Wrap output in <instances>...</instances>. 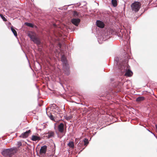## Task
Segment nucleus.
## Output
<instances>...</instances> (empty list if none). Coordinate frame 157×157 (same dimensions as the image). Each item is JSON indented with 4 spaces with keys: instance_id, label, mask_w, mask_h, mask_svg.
I'll use <instances>...</instances> for the list:
<instances>
[{
    "instance_id": "nucleus-1",
    "label": "nucleus",
    "mask_w": 157,
    "mask_h": 157,
    "mask_svg": "<svg viewBox=\"0 0 157 157\" xmlns=\"http://www.w3.org/2000/svg\"><path fill=\"white\" fill-rule=\"evenodd\" d=\"M123 56L124 58H122L118 56L115 58L114 67L119 72L120 75L125 73V76L131 77L133 73L127 64V57L125 53Z\"/></svg>"
},
{
    "instance_id": "nucleus-2",
    "label": "nucleus",
    "mask_w": 157,
    "mask_h": 157,
    "mask_svg": "<svg viewBox=\"0 0 157 157\" xmlns=\"http://www.w3.org/2000/svg\"><path fill=\"white\" fill-rule=\"evenodd\" d=\"M17 151V148L15 147H13L10 148L4 149L1 152V154L5 157H12Z\"/></svg>"
},
{
    "instance_id": "nucleus-3",
    "label": "nucleus",
    "mask_w": 157,
    "mask_h": 157,
    "mask_svg": "<svg viewBox=\"0 0 157 157\" xmlns=\"http://www.w3.org/2000/svg\"><path fill=\"white\" fill-rule=\"evenodd\" d=\"M141 4L139 2H135L133 3L131 5L132 10L135 12H138L140 10Z\"/></svg>"
},
{
    "instance_id": "nucleus-4",
    "label": "nucleus",
    "mask_w": 157,
    "mask_h": 157,
    "mask_svg": "<svg viewBox=\"0 0 157 157\" xmlns=\"http://www.w3.org/2000/svg\"><path fill=\"white\" fill-rule=\"evenodd\" d=\"M28 36L30 38L31 40L37 45H39L40 44L41 41L40 39L33 35L29 34Z\"/></svg>"
},
{
    "instance_id": "nucleus-5",
    "label": "nucleus",
    "mask_w": 157,
    "mask_h": 157,
    "mask_svg": "<svg viewBox=\"0 0 157 157\" xmlns=\"http://www.w3.org/2000/svg\"><path fill=\"white\" fill-rule=\"evenodd\" d=\"M58 131L59 132L61 133H63V132L64 130H65L66 131V127L64 128V124L61 123L59 124L58 125Z\"/></svg>"
},
{
    "instance_id": "nucleus-6",
    "label": "nucleus",
    "mask_w": 157,
    "mask_h": 157,
    "mask_svg": "<svg viewBox=\"0 0 157 157\" xmlns=\"http://www.w3.org/2000/svg\"><path fill=\"white\" fill-rule=\"evenodd\" d=\"M31 132L30 130L26 131L25 132L22 133L19 136L21 138H27Z\"/></svg>"
},
{
    "instance_id": "nucleus-7",
    "label": "nucleus",
    "mask_w": 157,
    "mask_h": 157,
    "mask_svg": "<svg viewBox=\"0 0 157 157\" xmlns=\"http://www.w3.org/2000/svg\"><path fill=\"white\" fill-rule=\"evenodd\" d=\"M47 146L45 145L41 146L40 150V154L41 155L46 154L47 151Z\"/></svg>"
},
{
    "instance_id": "nucleus-8",
    "label": "nucleus",
    "mask_w": 157,
    "mask_h": 157,
    "mask_svg": "<svg viewBox=\"0 0 157 157\" xmlns=\"http://www.w3.org/2000/svg\"><path fill=\"white\" fill-rule=\"evenodd\" d=\"M61 61L62 63L63 66L69 65L66 58L64 55H63L61 57Z\"/></svg>"
},
{
    "instance_id": "nucleus-9",
    "label": "nucleus",
    "mask_w": 157,
    "mask_h": 157,
    "mask_svg": "<svg viewBox=\"0 0 157 157\" xmlns=\"http://www.w3.org/2000/svg\"><path fill=\"white\" fill-rule=\"evenodd\" d=\"M63 68L64 69V74L67 75H69L70 72L69 65L63 66Z\"/></svg>"
},
{
    "instance_id": "nucleus-10",
    "label": "nucleus",
    "mask_w": 157,
    "mask_h": 157,
    "mask_svg": "<svg viewBox=\"0 0 157 157\" xmlns=\"http://www.w3.org/2000/svg\"><path fill=\"white\" fill-rule=\"evenodd\" d=\"M80 21V20L78 18L72 19L71 20V22L73 24L75 25L78 26Z\"/></svg>"
},
{
    "instance_id": "nucleus-11",
    "label": "nucleus",
    "mask_w": 157,
    "mask_h": 157,
    "mask_svg": "<svg viewBox=\"0 0 157 157\" xmlns=\"http://www.w3.org/2000/svg\"><path fill=\"white\" fill-rule=\"evenodd\" d=\"M97 26L101 28H103L105 26L104 23L101 21L97 20L96 22Z\"/></svg>"
},
{
    "instance_id": "nucleus-12",
    "label": "nucleus",
    "mask_w": 157,
    "mask_h": 157,
    "mask_svg": "<svg viewBox=\"0 0 157 157\" xmlns=\"http://www.w3.org/2000/svg\"><path fill=\"white\" fill-rule=\"evenodd\" d=\"M54 132L52 131H49L47 133L45 134L46 137L49 139L53 137L54 136Z\"/></svg>"
},
{
    "instance_id": "nucleus-13",
    "label": "nucleus",
    "mask_w": 157,
    "mask_h": 157,
    "mask_svg": "<svg viewBox=\"0 0 157 157\" xmlns=\"http://www.w3.org/2000/svg\"><path fill=\"white\" fill-rule=\"evenodd\" d=\"M31 139L33 141H39L41 140V138L39 136L33 135L32 136Z\"/></svg>"
},
{
    "instance_id": "nucleus-14",
    "label": "nucleus",
    "mask_w": 157,
    "mask_h": 157,
    "mask_svg": "<svg viewBox=\"0 0 157 157\" xmlns=\"http://www.w3.org/2000/svg\"><path fill=\"white\" fill-rule=\"evenodd\" d=\"M145 99V98L143 96H139L136 99V101L137 102H140L144 100Z\"/></svg>"
},
{
    "instance_id": "nucleus-15",
    "label": "nucleus",
    "mask_w": 157,
    "mask_h": 157,
    "mask_svg": "<svg viewBox=\"0 0 157 157\" xmlns=\"http://www.w3.org/2000/svg\"><path fill=\"white\" fill-rule=\"evenodd\" d=\"M11 29L12 32H13V34H14V36L16 37L17 36V34L16 31L13 28V26H12L11 28Z\"/></svg>"
},
{
    "instance_id": "nucleus-16",
    "label": "nucleus",
    "mask_w": 157,
    "mask_h": 157,
    "mask_svg": "<svg viewBox=\"0 0 157 157\" xmlns=\"http://www.w3.org/2000/svg\"><path fill=\"white\" fill-rule=\"evenodd\" d=\"M46 113L48 116L49 117L51 120L54 121V117H53V116L52 115L51 113H48L47 112H46Z\"/></svg>"
},
{
    "instance_id": "nucleus-17",
    "label": "nucleus",
    "mask_w": 157,
    "mask_h": 157,
    "mask_svg": "<svg viewBox=\"0 0 157 157\" xmlns=\"http://www.w3.org/2000/svg\"><path fill=\"white\" fill-rule=\"evenodd\" d=\"M25 24L31 28L34 27V25L32 23L26 22L25 23Z\"/></svg>"
},
{
    "instance_id": "nucleus-18",
    "label": "nucleus",
    "mask_w": 157,
    "mask_h": 157,
    "mask_svg": "<svg viewBox=\"0 0 157 157\" xmlns=\"http://www.w3.org/2000/svg\"><path fill=\"white\" fill-rule=\"evenodd\" d=\"M111 3L113 6L114 7H116L117 5V0H112Z\"/></svg>"
},
{
    "instance_id": "nucleus-19",
    "label": "nucleus",
    "mask_w": 157,
    "mask_h": 157,
    "mask_svg": "<svg viewBox=\"0 0 157 157\" xmlns=\"http://www.w3.org/2000/svg\"><path fill=\"white\" fill-rule=\"evenodd\" d=\"M68 146L70 147L74 148V142L73 141H70L67 144Z\"/></svg>"
},
{
    "instance_id": "nucleus-20",
    "label": "nucleus",
    "mask_w": 157,
    "mask_h": 157,
    "mask_svg": "<svg viewBox=\"0 0 157 157\" xmlns=\"http://www.w3.org/2000/svg\"><path fill=\"white\" fill-rule=\"evenodd\" d=\"M73 15L75 17H79V14L78 13L75 11H73Z\"/></svg>"
},
{
    "instance_id": "nucleus-21",
    "label": "nucleus",
    "mask_w": 157,
    "mask_h": 157,
    "mask_svg": "<svg viewBox=\"0 0 157 157\" xmlns=\"http://www.w3.org/2000/svg\"><path fill=\"white\" fill-rule=\"evenodd\" d=\"M83 141L84 142V145L86 146L89 143L88 139L86 138H85L84 140H83Z\"/></svg>"
},
{
    "instance_id": "nucleus-22",
    "label": "nucleus",
    "mask_w": 157,
    "mask_h": 157,
    "mask_svg": "<svg viewBox=\"0 0 157 157\" xmlns=\"http://www.w3.org/2000/svg\"><path fill=\"white\" fill-rule=\"evenodd\" d=\"M0 16L1 17V18H2V19L4 21H7L6 19L5 18V17L4 16H3L2 14H0Z\"/></svg>"
},
{
    "instance_id": "nucleus-23",
    "label": "nucleus",
    "mask_w": 157,
    "mask_h": 157,
    "mask_svg": "<svg viewBox=\"0 0 157 157\" xmlns=\"http://www.w3.org/2000/svg\"><path fill=\"white\" fill-rule=\"evenodd\" d=\"M83 143V142L82 141V142H81V141H80L77 144V146L78 147L81 146V145H82Z\"/></svg>"
},
{
    "instance_id": "nucleus-24",
    "label": "nucleus",
    "mask_w": 157,
    "mask_h": 157,
    "mask_svg": "<svg viewBox=\"0 0 157 157\" xmlns=\"http://www.w3.org/2000/svg\"><path fill=\"white\" fill-rule=\"evenodd\" d=\"M17 145L18 146V147H19L20 146L22 145V144L21 142H17Z\"/></svg>"
},
{
    "instance_id": "nucleus-25",
    "label": "nucleus",
    "mask_w": 157,
    "mask_h": 157,
    "mask_svg": "<svg viewBox=\"0 0 157 157\" xmlns=\"http://www.w3.org/2000/svg\"><path fill=\"white\" fill-rule=\"evenodd\" d=\"M126 39L127 40H129V39H130V37L129 35H128V34L127 35V36L126 37Z\"/></svg>"
},
{
    "instance_id": "nucleus-26",
    "label": "nucleus",
    "mask_w": 157,
    "mask_h": 157,
    "mask_svg": "<svg viewBox=\"0 0 157 157\" xmlns=\"http://www.w3.org/2000/svg\"><path fill=\"white\" fill-rule=\"evenodd\" d=\"M105 38L107 39H108L110 37V36L109 35H108L107 34H106V35H105Z\"/></svg>"
},
{
    "instance_id": "nucleus-27",
    "label": "nucleus",
    "mask_w": 157,
    "mask_h": 157,
    "mask_svg": "<svg viewBox=\"0 0 157 157\" xmlns=\"http://www.w3.org/2000/svg\"><path fill=\"white\" fill-rule=\"evenodd\" d=\"M71 118V116H68L66 117V119L67 120H69Z\"/></svg>"
},
{
    "instance_id": "nucleus-28",
    "label": "nucleus",
    "mask_w": 157,
    "mask_h": 157,
    "mask_svg": "<svg viewBox=\"0 0 157 157\" xmlns=\"http://www.w3.org/2000/svg\"><path fill=\"white\" fill-rule=\"evenodd\" d=\"M147 130L149 132H150L151 133H152V132L151 131L149 130L148 129H147Z\"/></svg>"
},
{
    "instance_id": "nucleus-29",
    "label": "nucleus",
    "mask_w": 157,
    "mask_h": 157,
    "mask_svg": "<svg viewBox=\"0 0 157 157\" xmlns=\"http://www.w3.org/2000/svg\"><path fill=\"white\" fill-rule=\"evenodd\" d=\"M153 135L155 136V137H156V136L152 132V133Z\"/></svg>"
},
{
    "instance_id": "nucleus-30",
    "label": "nucleus",
    "mask_w": 157,
    "mask_h": 157,
    "mask_svg": "<svg viewBox=\"0 0 157 157\" xmlns=\"http://www.w3.org/2000/svg\"><path fill=\"white\" fill-rule=\"evenodd\" d=\"M109 92H107L106 95H108L109 94Z\"/></svg>"
},
{
    "instance_id": "nucleus-31",
    "label": "nucleus",
    "mask_w": 157,
    "mask_h": 157,
    "mask_svg": "<svg viewBox=\"0 0 157 157\" xmlns=\"http://www.w3.org/2000/svg\"><path fill=\"white\" fill-rule=\"evenodd\" d=\"M157 139V136H156V137H155Z\"/></svg>"
},
{
    "instance_id": "nucleus-32",
    "label": "nucleus",
    "mask_w": 157,
    "mask_h": 157,
    "mask_svg": "<svg viewBox=\"0 0 157 157\" xmlns=\"http://www.w3.org/2000/svg\"><path fill=\"white\" fill-rule=\"evenodd\" d=\"M54 25H55V26H56V25L55 24H54Z\"/></svg>"
},
{
    "instance_id": "nucleus-33",
    "label": "nucleus",
    "mask_w": 157,
    "mask_h": 157,
    "mask_svg": "<svg viewBox=\"0 0 157 157\" xmlns=\"http://www.w3.org/2000/svg\"><path fill=\"white\" fill-rule=\"evenodd\" d=\"M39 105L40 106H41V105H40V104H39Z\"/></svg>"
},
{
    "instance_id": "nucleus-34",
    "label": "nucleus",
    "mask_w": 157,
    "mask_h": 157,
    "mask_svg": "<svg viewBox=\"0 0 157 157\" xmlns=\"http://www.w3.org/2000/svg\"><path fill=\"white\" fill-rule=\"evenodd\" d=\"M76 139H75V142H76Z\"/></svg>"
}]
</instances>
